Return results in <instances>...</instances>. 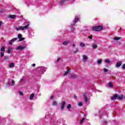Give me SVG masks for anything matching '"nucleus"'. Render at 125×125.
<instances>
[{
    "mask_svg": "<svg viewBox=\"0 0 125 125\" xmlns=\"http://www.w3.org/2000/svg\"><path fill=\"white\" fill-rule=\"evenodd\" d=\"M66 105V102L63 101L61 104V111H63L65 108V106Z\"/></svg>",
    "mask_w": 125,
    "mask_h": 125,
    "instance_id": "nucleus-7",
    "label": "nucleus"
},
{
    "mask_svg": "<svg viewBox=\"0 0 125 125\" xmlns=\"http://www.w3.org/2000/svg\"><path fill=\"white\" fill-rule=\"evenodd\" d=\"M102 63V60H98L97 61V64H98L99 65H100V64H101Z\"/></svg>",
    "mask_w": 125,
    "mask_h": 125,
    "instance_id": "nucleus-28",
    "label": "nucleus"
},
{
    "mask_svg": "<svg viewBox=\"0 0 125 125\" xmlns=\"http://www.w3.org/2000/svg\"><path fill=\"white\" fill-rule=\"evenodd\" d=\"M122 62L119 61L116 62V67L117 68H119V67H120V66H122Z\"/></svg>",
    "mask_w": 125,
    "mask_h": 125,
    "instance_id": "nucleus-13",
    "label": "nucleus"
},
{
    "mask_svg": "<svg viewBox=\"0 0 125 125\" xmlns=\"http://www.w3.org/2000/svg\"><path fill=\"white\" fill-rule=\"evenodd\" d=\"M9 67L10 68H13L14 67V63H13V62L10 63Z\"/></svg>",
    "mask_w": 125,
    "mask_h": 125,
    "instance_id": "nucleus-26",
    "label": "nucleus"
},
{
    "mask_svg": "<svg viewBox=\"0 0 125 125\" xmlns=\"http://www.w3.org/2000/svg\"><path fill=\"white\" fill-rule=\"evenodd\" d=\"M70 70H71V69H67V71L64 73L63 76H67V75H69V73Z\"/></svg>",
    "mask_w": 125,
    "mask_h": 125,
    "instance_id": "nucleus-18",
    "label": "nucleus"
},
{
    "mask_svg": "<svg viewBox=\"0 0 125 125\" xmlns=\"http://www.w3.org/2000/svg\"><path fill=\"white\" fill-rule=\"evenodd\" d=\"M80 45L81 47H84V46H85V44L82 42L80 43Z\"/></svg>",
    "mask_w": 125,
    "mask_h": 125,
    "instance_id": "nucleus-23",
    "label": "nucleus"
},
{
    "mask_svg": "<svg viewBox=\"0 0 125 125\" xmlns=\"http://www.w3.org/2000/svg\"><path fill=\"white\" fill-rule=\"evenodd\" d=\"M9 59V57H8V56H5V60H7V59Z\"/></svg>",
    "mask_w": 125,
    "mask_h": 125,
    "instance_id": "nucleus-38",
    "label": "nucleus"
},
{
    "mask_svg": "<svg viewBox=\"0 0 125 125\" xmlns=\"http://www.w3.org/2000/svg\"><path fill=\"white\" fill-rule=\"evenodd\" d=\"M32 67H36V64H35V63L32 64Z\"/></svg>",
    "mask_w": 125,
    "mask_h": 125,
    "instance_id": "nucleus-42",
    "label": "nucleus"
},
{
    "mask_svg": "<svg viewBox=\"0 0 125 125\" xmlns=\"http://www.w3.org/2000/svg\"><path fill=\"white\" fill-rule=\"evenodd\" d=\"M70 79H76L77 78V75L75 74H72L70 75Z\"/></svg>",
    "mask_w": 125,
    "mask_h": 125,
    "instance_id": "nucleus-17",
    "label": "nucleus"
},
{
    "mask_svg": "<svg viewBox=\"0 0 125 125\" xmlns=\"http://www.w3.org/2000/svg\"><path fill=\"white\" fill-rule=\"evenodd\" d=\"M47 115H48L47 114H46V116H47Z\"/></svg>",
    "mask_w": 125,
    "mask_h": 125,
    "instance_id": "nucleus-51",
    "label": "nucleus"
},
{
    "mask_svg": "<svg viewBox=\"0 0 125 125\" xmlns=\"http://www.w3.org/2000/svg\"><path fill=\"white\" fill-rule=\"evenodd\" d=\"M69 43H70V41H66L62 42V44L64 46L68 45Z\"/></svg>",
    "mask_w": 125,
    "mask_h": 125,
    "instance_id": "nucleus-14",
    "label": "nucleus"
},
{
    "mask_svg": "<svg viewBox=\"0 0 125 125\" xmlns=\"http://www.w3.org/2000/svg\"><path fill=\"white\" fill-rule=\"evenodd\" d=\"M104 63H106V64H110V63H111V62L108 59H105L104 60Z\"/></svg>",
    "mask_w": 125,
    "mask_h": 125,
    "instance_id": "nucleus-21",
    "label": "nucleus"
},
{
    "mask_svg": "<svg viewBox=\"0 0 125 125\" xmlns=\"http://www.w3.org/2000/svg\"><path fill=\"white\" fill-rule=\"evenodd\" d=\"M35 97V94L34 93H32L31 94V95L29 96V99L30 100H33V99Z\"/></svg>",
    "mask_w": 125,
    "mask_h": 125,
    "instance_id": "nucleus-19",
    "label": "nucleus"
},
{
    "mask_svg": "<svg viewBox=\"0 0 125 125\" xmlns=\"http://www.w3.org/2000/svg\"><path fill=\"white\" fill-rule=\"evenodd\" d=\"M18 38L19 39L20 42H21V41H24V40H25V39L24 38H22V35H21V34H19L18 35Z\"/></svg>",
    "mask_w": 125,
    "mask_h": 125,
    "instance_id": "nucleus-12",
    "label": "nucleus"
},
{
    "mask_svg": "<svg viewBox=\"0 0 125 125\" xmlns=\"http://www.w3.org/2000/svg\"><path fill=\"white\" fill-rule=\"evenodd\" d=\"M24 83V79H22L20 80L19 82V84H22V83Z\"/></svg>",
    "mask_w": 125,
    "mask_h": 125,
    "instance_id": "nucleus-24",
    "label": "nucleus"
},
{
    "mask_svg": "<svg viewBox=\"0 0 125 125\" xmlns=\"http://www.w3.org/2000/svg\"><path fill=\"white\" fill-rule=\"evenodd\" d=\"M2 24V21H0V27L1 26V24Z\"/></svg>",
    "mask_w": 125,
    "mask_h": 125,
    "instance_id": "nucleus-43",
    "label": "nucleus"
},
{
    "mask_svg": "<svg viewBox=\"0 0 125 125\" xmlns=\"http://www.w3.org/2000/svg\"><path fill=\"white\" fill-rule=\"evenodd\" d=\"M17 40L18 39L16 38H13L9 42V44H12V43L14 42H16V41H17Z\"/></svg>",
    "mask_w": 125,
    "mask_h": 125,
    "instance_id": "nucleus-11",
    "label": "nucleus"
},
{
    "mask_svg": "<svg viewBox=\"0 0 125 125\" xmlns=\"http://www.w3.org/2000/svg\"><path fill=\"white\" fill-rule=\"evenodd\" d=\"M16 17H17V16L15 15H10L7 16L8 19H14V18H16Z\"/></svg>",
    "mask_w": 125,
    "mask_h": 125,
    "instance_id": "nucleus-9",
    "label": "nucleus"
},
{
    "mask_svg": "<svg viewBox=\"0 0 125 125\" xmlns=\"http://www.w3.org/2000/svg\"><path fill=\"white\" fill-rule=\"evenodd\" d=\"M92 30L93 31H102V30H103V27L100 25H98L97 26H93L92 27Z\"/></svg>",
    "mask_w": 125,
    "mask_h": 125,
    "instance_id": "nucleus-4",
    "label": "nucleus"
},
{
    "mask_svg": "<svg viewBox=\"0 0 125 125\" xmlns=\"http://www.w3.org/2000/svg\"><path fill=\"white\" fill-rule=\"evenodd\" d=\"M12 50V49L9 48L7 49V52L9 54H10V52H11V51Z\"/></svg>",
    "mask_w": 125,
    "mask_h": 125,
    "instance_id": "nucleus-30",
    "label": "nucleus"
},
{
    "mask_svg": "<svg viewBox=\"0 0 125 125\" xmlns=\"http://www.w3.org/2000/svg\"><path fill=\"white\" fill-rule=\"evenodd\" d=\"M24 26H19V27H16V30L17 31H19V30H27L29 27H30V22H25L24 23Z\"/></svg>",
    "mask_w": 125,
    "mask_h": 125,
    "instance_id": "nucleus-1",
    "label": "nucleus"
},
{
    "mask_svg": "<svg viewBox=\"0 0 125 125\" xmlns=\"http://www.w3.org/2000/svg\"><path fill=\"white\" fill-rule=\"evenodd\" d=\"M54 97V96H52L51 97H50V99H53V98Z\"/></svg>",
    "mask_w": 125,
    "mask_h": 125,
    "instance_id": "nucleus-46",
    "label": "nucleus"
},
{
    "mask_svg": "<svg viewBox=\"0 0 125 125\" xmlns=\"http://www.w3.org/2000/svg\"><path fill=\"white\" fill-rule=\"evenodd\" d=\"M76 46V44L73 43L72 44V47H75Z\"/></svg>",
    "mask_w": 125,
    "mask_h": 125,
    "instance_id": "nucleus-41",
    "label": "nucleus"
},
{
    "mask_svg": "<svg viewBox=\"0 0 125 125\" xmlns=\"http://www.w3.org/2000/svg\"><path fill=\"white\" fill-rule=\"evenodd\" d=\"M9 85H15V81L14 80H12L11 81H9L7 84V86H9Z\"/></svg>",
    "mask_w": 125,
    "mask_h": 125,
    "instance_id": "nucleus-8",
    "label": "nucleus"
},
{
    "mask_svg": "<svg viewBox=\"0 0 125 125\" xmlns=\"http://www.w3.org/2000/svg\"><path fill=\"white\" fill-rule=\"evenodd\" d=\"M108 86H109V87H112V86H113V84H112V83H108Z\"/></svg>",
    "mask_w": 125,
    "mask_h": 125,
    "instance_id": "nucleus-34",
    "label": "nucleus"
},
{
    "mask_svg": "<svg viewBox=\"0 0 125 125\" xmlns=\"http://www.w3.org/2000/svg\"><path fill=\"white\" fill-rule=\"evenodd\" d=\"M52 104L54 106H57V102L54 101L52 103Z\"/></svg>",
    "mask_w": 125,
    "mask_h": 125,
    "instance_id": "nucleus-27",
    "label": "nucleus"
},
{
    "mask_svg": "<svg viewBox=\"0 0 125 125\" xmlns=\"http://www.w3.org/2000/svg\"><path fill=\"white\" fill-rule=\"evenodd\" d=\"M71 107H72V105L70 104H69L68 105H67V108L68 109V111H70V109H71Z\"/></svg>",
    "mask_w": 125,
    "mask_h": 125,
    "instance_id": "nucleus-25",
    "label": "nucleus"
},
{
    "mask_svg": "<svg viewBox=\"0 0 125 125\" xmlns=\"http://www.w3.org/2000/svg\"><path fill=\"white\" fill-rule=\"evenodd\" d=\"M4 11V9H2V10H0V13L1 14H2V13H3V12Z\"/></svg>",
    "mask_w": 125,
    "mask_h": 125,
    "instance_id": "nucleus-36",
    "label": "nucleus"
},
{
    "mask_svg": "<svg viewBox=\"0 0 125 125\" xmlns=\"http://www.w3.org/2000/svg\"><path fill=\"white\" fill-rule=\"evenodd\" d=\"M79 20H80V18L76 17L73 21V23H71V26H75V25H76V23L79 22Z\"/></svg>",
    "mask_w": 125,
    "mask_h": 125,
    "instance_id": "nucleus-6",
    "label": "nucleus"
},
{
    "mask_svg": "<svg viewBox=\"0 0 125 125\" xmlns=\"http://www.w3.org/2000/svg\"><path fill=\"white\" fill-rule=\"evenodd\" d=\"M0 51L1 52H5V48L4 46L2 47L0 49Z\"/></svg>",
    "mask_w": 125,
    "mask_h": 125,
    "instance_id": "nucleus-22",
    "label": "nucleus"
},
{
    "mask_svg": "<svg viewBox=\"0 0 125 125\" xmlns=\"http://www.w3.org/2000/svg\"><path fill=\"white\" fill-rule=\"evenodd\" d=\"M104 73H107V72H108V69L105 68H104Z\"/></svg>",
    "mask_w": 125,
    "mask_h": 125,
    "instance_id": "nucleus-33",
    "label": "nucleus"
},
{
    "mask_svg": "<svg viewBox=\"0 0 125 125\" xmlns=\"http://www.w3.org/2000/svg\"><path fill=\"white\" fill-rule=\"evenodd\" d=\"M84 120H85V119L84 118H83V119H82V120L81 121V124H83V121H84Z\"/></svg>",
    "mask_w": 125,
    "mask_h": 125,
    "instance_id": "nucleus-40",
    "label": "nucleus"
},
{
    "mask_svg": "<svg viewBox=\"0 0 125 125\" xmlns=\"http://www.w3.org/2000/svg\"><path fill=\"white\" fill-rule=\"evenodd\" d=\"M46 69L47 68L44 66H41L38 67L37 70L38 72H39L40 74H43V73L46 71Z\"/></svg>",
    "mask_w": 125,
    "mask_h": 125,
    "instance_id": "nucleus-3",
    "label": "nucleus"
},
{
    "mask_svg": "<svg viewBox=\"0 0 125 125\" xmlns=\"http://www.w3.org/2000/svg\"><path fill=\"white\" fill-rule=\"evenodd\" d=\"M77 52H79V49L78 48L76 49L75 51H74L73 53H77Z\"/></svg>",
    "mask_w": 125,
    "mask_h": 125,
    "instance_id": "nucleus-32",
    "label": "nucleus"
},
{
    "mask_svg": "<svg viewBox=\"0 0 125 125\" xmlns=\"http://www.w3.org/2000/svg\"><path fill=\"white\" fill-rule=\"evenodd\" d=\"M19 93L20 95H21V96L23 95V92H22V91H19Z\"/></svg>",
    "mask_w": 125,
    "mask_h": 125,
    "instance_id": "nucleus-35",
    "label": "nucleus"
},
{
    "mask_svg": "<svg viewBox=\"0 0 125 125\" xmlns=\"http://www.w3.org/2000/svg\"><path fill=\"white\" fill-rule=\"evenodd\" d=\"M124 99H125V96H124Z\"/></svg>",
    "mask_w": 125,
    "mask_h": 125,
    "instance_id": "nucleus-50",
    "label": "nucleus"
},
{
    "mask_svg": "<svg viewBox=\"0 0 125 125\" xmlns=\"http://www.w3.org/2000/svg\"><path fill=\"white\" fill-rule=\"evenodd\" d=\"M114 40V41H119V40H121V37H115Z\"/></svg>",
    "mask_w": 125,
    "mask_h": 125,
    "instance_id": "nucleus-29",
    "label": "nucleus"
},
{
    "mask_svg": "<svg viewBox=\"0 0 125 125\" xmlns=\"http://www.w3.org/2000/svg\"><path fill=\"white\" fill-rule=\"evenodd\" d=\"M67 0H62L61 1H60V5H63V4H64L65 1H67Z\"/></svg>",
    "mask_w": 125,
    "mask_h": 125,
    "instance_id": "nucleus-16",
    "label": "nucleus"
},
{
    "mask_svg": "<svg viewBox=\"0 0 125 125\" xmlns=\"http://www.w3.org/2000/svg\"><path fill=\"white\" fill-rule=\"evenodd\" d=\"M83 61H84V62H86V61H87V56L83 55Z\"/></svg>",
    "mask_w": 125,
    "mask_h": 125,
    "instance_id": "nucleus-15",
    "label": "nucleus"
},
{
    "mask_svg": "<svg viewBox=\"0 0 125 125\" xmlns=\"http://www.w3.org/2000/svg\"><path fill=\"white\" fill-rule=\"evenodd\" d=\"M101 113H102V111H100V114H101Z\"/></svg>",
    "mask_w": 125,
    "mask_h": 125,
    "instance_id": "nucleus-47",
    "label": "nucleus"
},
{
    "mask_svg": "<svg viewBox=\"0 0 125 125\" xmlns=\"http://www.w3.org/2000/svg\"><path fill=\"white\" fill-rule=\"evenodd\" d=\"M124 98V96L123 95H118L117 94L114 95L112 97H111V100H115V99H118V100H122Z\"/></svg>",
    "mask_w": 125,
    "mask_h": 125,
    "instance_id": "nucleus-2",
    "label": "nucleus"
},
{
    "mask_svg": "<svg viewBox=\"0 0 125 125\" xmlns=\"http://www.w3.org/2000/svg\"><path fill=\"white\" fill-rule=\"evenodd\" d=\"M89 39H90V40H92V37H91V36H88Z\"/></svg>",
    "mask_w": 125,
    "mask_h": 125,
    "instance_id": "nucleus-44",
    "label": "nucleus"
},
{
    "mask_svg": "<svg viewBox=\"0 0 125 125\" xmlns=\"http://www.w3.org/2000/svg\"><path fill=\"white\" fill-rule=\"evenodd\" d=\"M92 48H94V49H96L97 48V44H93L92 45Z\"/></svg>",
    "mask_w": 125,
    "mask_h": 125,
    "instance_id": "nucleus-20",
    "label": "nucleus"
},
{
    "mask_svg": "<svg viewBox=\"0 0 125 125\" xmlns=\"http://www.w3.org/2000/svg\"><path fill=\"white\" fill-rule=\"evenodd\" d=\"M83 97L84 98V102L86 103L88 102V99L86 97V93L83 94Z\"/></svg>",
    "mask_w": 125,
    "mask_h": 125,
    "instance_id": "nucleus-10",
    "label": "nucleus"
},
{
    "mask_svg": "<svg viewBox=\"0 0 125 125\" xmlns=\"http://www.w3.org/2000/svg\"><path fill=\"white\" fill-rule=\"evenodd\" d=\"M72 29H74V27H72Z\"/></svg>",
    "mask_w": 125,
    "mask_h": 125,
    "instance_id": "nucleus-49",
    "label": "nucleus"
},
{
    "mask_svg": "<svg viewBox=\"0 0 125 125\" xmlns=\"http://www.w3.org/2000/svg\"><path fill=\"white\" fill-rule=\"evenodd\" d=\"M104 123H105V124H107V121H105Z\"/></svg>",
    "mask_w": 125,
    "mask_h": 125,
    "instance_id": "nucleus-48",
    "label": "nucleus"
},
{
    "mask_svg": "<svg viewBox=\"0 0 125 125\" xmlns=\"http://www.w3.org/2000/svg\"><path fill=\"white\" fill-rule=\"evenodd\" d=\"M122 68H123V69H125V64H124L122 65Z\"/></svg>",
    "mask_w": 125,
    "mask_h": 125,
    "instance_id": "nucleus-39",
    "label": "nucleus"
},
{
    "mask_svg": "<svg viewBox=\"0 0 125 125\" xmlns=\"http://www.w3.org/2000/svg\"><path fill=\"white\" fill-rule=\"evenodd\" d=\"M60 60H61V58H58L57 59V62H58Z\"/></svg>",
    "mask_w": 125,
    "mask_h": 125,
    "instance_id": "nucleus-45",
    "label": "nucleus"
},
{
    "mask_svg": "<svg viewBox=\"0 0 125 125\" xmlns=\"http://www.w3.org/2000/svg\"><path fill=\"white\" fill-rule=\"evenodd\" d=\"M78 105L81 106H83V103L80 102L78 104Z\"/></svg>",
    "mask_w": 125,
    "mask_h": 125,
    "instance_id": "nucleus-37",
    "label": "nucleus"
},
{
    "mask_svg": "<svg viewBox=\"0 0 125 125\" xmlns=\"http://www.w3.org/2000/svg\"><path fill=\"white\" fill-rule=\"evenodd\" d=\"M4 55V52H1L0 57H3Z\"/></svg>",
    "mask_w": 125,
    "mask_h": 125,
    "instance_id": "nucleus-31",
    "label": "nucleus"
},
{
    "mask_svg": "<svg viewBox=\"0 0 125 125\" xmlns=\"http://www.w3.org/2000/svg\"><path fill=\"white\" fill-rule=\"evenodd\" d=\"M26 47H27V46H26L25 45L22 44L21 45H20L16 47V50H20V51H21V50H24V49H25Z\"/></svg>",
    "mask_w": 125,
    "mask_h": 125,
    "instance_id": "nucleus-5",
    "label": "nucleus"
}]
</instances>
